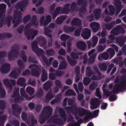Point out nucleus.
Returning a JSON list of instances; mask_svg holds the SVG:
<instances>
[{"mask_svg":"<svg viewBox=\"0 0 126 126\" xmlns=\"http://www.w3.org/2000/svg\"><path fill=\"white\" fill-rule=\"evenodd\" d=\"M11 48L12 49L9 52L8 57L9 60L10 61L15 60L18 56L19 51L16 49L19 50V45L17 44H15Z\"/></svg>","mask_w":126,"mask_h":126,"instance_id":"1","label":"nucleus"},{"mask_svg":"<svg viewBox=\"0 0 126 126\" xmlns=\"http://www.w3.org/2000/svg\"><path fill=\"white\" fill-rule=\"evenodd\" d=\"M29 68L31 69L32 76L37 77L39 76L41 72V70L37 65L31 64L29 66Z\"/></svg>","mask_w":126,"mask_h":126,"instance_id":"2","label":"nucleus"},{"mask_svg":"<svg viewBox=\"0 0 126 126\" xmlns=\"http://www.w3.org/2000/svg\"><path fill=\"white\" fill-rule=\"evenodd\" d=\"M31 46L32 51L36 53L37 56H41L44 53V51L43 50L38 47L37 41H34L33 42Z\"/></svg>","mask_w":126,"mask_h":126,"instance_id":"3","label":"nucleus"},{"mask_svg":"<svg viewBox=\"0 0 126 126\" xmlns=\"http://www.w3.org/2000/svg\"><path fill=\"white\" fill-rule=\"evenodd\" d=\"M38 33V31L32 29H31L28 30L25 32V35L27 38L28 40L31 39L32 40Z\"/></svg>","mask_w":126,"mask_h":126,"instance_id":"4","label":"nucleus"},{"mask_svg":"<svg viewBox=\"0 0 126 126\" xmlns=\"http://www.w3.org/2000/svg\"><path fill=\"white\" fill-rule=\"evenodd\" d=\"M76 112L78 113V115L81 117H83L87 114L88 111L83 108L77 106H74L72 107Z\"/></svg>","mask_w":126,"mask_h":126,"instance_id":"5","label":"nucleus"},{"mask_svg":"<svg viewBox=\"0 0 126 126\" xmlns=\"http://www.w3.org/2000/svg\"><path fill=\"white\" fill-rule=\"evenodd\" d=\"M12 108L13 109V113L14 115L18 118L19 117L22 110L21 108L19 105L15 104L12 105Z\"/></svg>","mask_w":126,"mask_h":126,"instance_id":"6","label":"nucleus"},{"mask_svg":"<svg viewBox=\"0 0 126 126\" xmlns=\"http://www.w3.org/2000/svg\"><path fill=\"white\" fill-rule=\"evenodd\" d=\"M28 0H22L17 3L15 7L17 9H20L21 11L23 12L25 9V8L27 5Z\"/></svg>","mask_w":126,"mask_h":126,"instance_id":"7","label":"nucleus"},{"mask_svg":"<svg viewBox=\"0 0 126 126\" xmlns=\"http://www.w3.org/2000/svg\"><path fill=\"white\" fill-rule=\"evenodd\" d=\"M81 34V36L84 39H88L91 36V30L88 28H86L84 30H83Z\"/></svg>","mask_w":126,"mask_h":126,"instance_id":"8","label":"nucleus"},{"mask_svg":"<svg viewBox=\"0 0 126 126\" xmlns=\"http://www.w3.org/2000/svg\"><path fill=\"white\" fill-rule=\"evenodd\" d=\"M52 122L56 125L59 126L62 125L63 123V121L62 119L59 118H54L53 117H52L50 119H49L47 121V123H50L52 122Z\"/></svg>","mask_w":126,"mask_h":126,"instance_id":"9","label":"nucleus"},{"mask_svg":"<svg viewBox=\"0 0 126 126\" xmlns=\"http://www.w3.org/2000/svg\"><path fill=\"white\" fill-rule=\"evenodd\" d=\"M10 65L7 63L3 64L0 68L1 72L3 74H6L10 70Z\"/></svg>","mask_w":126,"mask_h":126,"instance_id":"10","label":"nucleus"},{"mask_svg":"<svg viewBox=\"0 0 126 126\" xmlns=\"http://www.w3.org/2000/svg\"><path fill=\"white\" fill-rule=\"evenodd\" d=\"M90 26L94 32H96L100 28V26L98 23L94 22L90 24Z\"/></svg>","mask_w":126,"mask_h":126,"instance_id":"11","label":"nucleus"},{"mask_svg":"<svg viewBox=\"0 0 126 126\" xmlns=\"http://www.w3.org/2000/svg\"><path fill=\"white\" fill-rule=\"evenodd\" d=\"M100 101L97 98H95L91 100V102L92 106L91 109L92 110L96 109L97 108L100 104Z\"/></svg>","mask_w":126,"mask_h":126,"instance_id":"12","label":"nucleus"},{"mask_svg":"<svg viewBox=\"0 0 126 126\" xmlns=\"http://www.w3.org/2000/svg\"><path fill=\"white\" fill-rule=\"evenodd\" d=\"M44 113L50 117L52 114V109L50 106H48L44 107Z\"/></svg>","mask_w":126,"mask_h":126,"instance_id":"13","label":"nucleus"},{"mask_svg":"<svg viewBox=\"0 0 126 126\" xmlns=\"http://www.w3.org/2000/svg\"><path fill=\"white\" fill-rule=\"evenodd\" d=\"M126 40V37L124 36L119 37L116 38V42L120 47H122L124 45Z\"/></svg>","mask_w":126,"mask_h":126,"instance_id":"14","label":"nucleus"},{"mask_svg":"<svg viewBox=\"0 0 126 126\" xmlns=\"http://www.w3.org/2000/svg\"><path fill=\"white\" fill-rule=\"evenodd\" d=\"M38 40L40 43L41 46L44 47L45 49L47 48L46 45L47 43V40L46 38L43 36H40L38 38Z\"/></svg>","mask_w":126,"mask_h":126,"instance_id":"15","label":"nucleus"},{"mask_svg":"<svg viewBox=\"0 0 126 126\" xmlns=\"http://www.w3.org/2000/svg\"><path fill=\"white\" fill-rule=\"evenodd\" d=\"M71 24L72 26H80L81 25V20L79 18H75L71 21Z\"/></svg>","mask_w":126,"mask_h":126,"instance_id":"16","label":"nucleus"},{"mask_svg":"<svg viewBox=\"0 0 126 126\" xmlns=\"http://www.w3.org/2000/svg\"><path fill=\"white\" fill-rule=\"evenodd\" d=\"M116 3L115 4V6L116 8V11L115 12L116 15H117L120 11L122 6L121 5V2L120 0H115Z\"/></svg>","mask_w":126,"mask_h":126,"instance_id":"17","label":"nucleus"},{"mask_svg":"<svg viewBox=\"0 0 126 126\" xmlns=\"http://www.w3.org/2000/svg\"><path fill=\"white\" fill-rule=\"evenodd\" d=\"M77 46L79 49L83 50H85L86 48V43L83 41L77 42L76 43Z\"/></svg>","mask_w":126,"mask_h":126,"instance_id":"18","label":"nucleus"},{"mask_svg":"<svg viewBox=\"0 0 126 126\" xmlns=\"http://www.w3.org/2000/svg\"><path fill=\"white\" fill-rule=\"evenodd\" d=\"M121 84H117L115 86L114 88L112 90V92L113 94H118L119 91H124L125 89H123L121 87Z\"/></svg>","mask_w":126,"mask_h":126,"instance_id":"19","label":"nucleus"},{"mask_svg":"<svg viewBox=\"0 0 126 126\" xmlns=\"http://www.w3.org/2000/svg\"><path fill=\"white\" fill-rule=\"evenodd\" d=\"M67 65L65 60L62 61L60 63L58 69L60 70L65 69L66 68Z\"/></svg>","mask_w":126,"mask_h":126,"instance_id":"20","label":"nucleus"},{"mask_svg":"<svg viewBox=\"0 0 126 126\" xmlns=\"http://www.w3.org/2000/svg\"><path fill=\"white\" fill-rule=\"evenodd\" d=\"M111 33L115 35H117L120 34L119 31V26H117L113 28L110 32Z\"/></svg>","mask_w":126,"mask_h":126,"instance_id":"21","label":"nucleus"},{"mask_svg":"<svg viewBox=\"0 0 126 126\" xmlns=\"http://www.w3.org/2000/svg\"><path fill=\"white\" fill-rule=\"evenodd\" d=\"M52 82L50 81H48L44 84L43 88L46 91L48 90L52 85Z\"/></svg>","mask_w":126,"mask_h":126,"instance_id":"22","label":"nucleus"},{"mask_svg":"<svg viewBox=\"0 0 126 126\" xmlns=\"http://www.w3.org/2000/svg\"><path fill=\"white\" fill-rule=\"evenodd\" d=\"M86 75L87 77H91L94 74L93 71L90 66H88L86 67Z\"/></svg>","mask_w":126,"mask_h":126,"instance_id":"23","label":"nucleus"},{"mask_svg":"<svg viewBox=\"0 0 126 126\" xmlns=\"http://www.w3.org/2000/svg\"><path fill=\"white\" fill-rule=\"evenodd\" d=\"M22 13L20 11L15 10L13 15L14 19L20 18L22 19Z\"/></svg>","mask_w":126,"mask_h":126,"instance_id":"24","label":"nucleus"},{"mask_svg":"<svg viewBox=\"0 0 126 126\" xmlns=\"http://www.w3.org/2000/svg\"><path fill=\"white\" fill-rule=\"evenodd\" d=\"M49 118L48 116H45L43 115H41L39 116V122L41 124H43Z\"/></svg>","mask_w":126,"mask_h":126,"instance_id":"25","label":"nucleus"},{"mask_svg":"<svg viewBox=\"0 0 126 126\" xmlns=\"http://www.w3.org/2000/svg\"><path fill=\"white\" fill-rule=\"evenodd\" d=\"M48 79L47 74L45 69H43L42 74L41 75V80L43 82H45Z\"/></svg>","mask_w":126,"mask_h":126,"instance_id":"26","label":"nucleus"},{"mask_svg":"<svg viewBox=\"0 0 126 126\" xmlns=\"http://www.w3.org/2000/svg\"><path fill=\"white\" fill-rule=\"evenodd\" d=\"M59 112L60 116L63 118L65 121L66 120V116L63 109L62 108H60L59 109Z\"/></svg>","mask_w":126,"mask_h":126,"instance_id":"27","label":"nucleus"},{"mask_svg":"<svg viewBox=\"0 0 126 126\" xmlns=\"http://www.w3.org/2000/svg\"><path fill=\"white\" fill-rule=\"evenodd\" d=\"M66 18V16H60L58 17L56 20V23L57 24H61Z\"/></svg>","mask_w":126,"mask_h":126,"instance_id":"28","label":"nucleus"},{"mask_svg":"<svg viewBox=\"0 0 126 126\" xmlns=\"http://www.w3.org/2000/svg\"><path fill=\"white\" fill-rule=\"evenodd\" d=\"M82 52H78L75 53L74 52H72L71 53V57L74 59H77L79 58V56L82 55Z\"/></svg>","mask_w":126,"mask_h":126,"instance_id":"29","label":"nucleus"},{"mask_svg":"<svg viewBox=\"0 0 126 126\" xmlns=\"http://www.w3.org/2000/svg\"><path fill=\"white\" fill-rule=\"evenodd\" d=\"M116 24L115 21H113L108 24L106 23L105 24V26L106 29L108 30H110L113 27L114 25Z\"/></svg>","mask_w":126,"mask_h":126,"instance_id":"30","label":"nucleus"},{"mask_svg":"<svg viewBox=\"0 0 126 126\" xmlns=\"http://www.w3.org/2000/svg\"><path fill=\"white\" fill-rule=\"evenodd\" d=\"M3 83L6 87L9 88L11 90L12 89V87L8 79H6L3 81Z\"/></svg>","mask_w":126,"mask_h":126,"instance_id":"31","label":"nucleus"},{"mask_svg":"<svg viewBox=\"0 0 126 126\" xmlns=\"http://www.w3.org/2000/svg\"><path fill=\"white\" fill-rule=\"evenodd\" d=\"M54 96L51 91H49L45 96L46 99L48 101H49L52 99Z\"/></svg>","mask_w":126,"mask_h":126,"instance_id":"32","label":"nucleus"},{"mask_svg":"<svg viewBox=\"0 0 126 126\" xmlns=\"http://www.w3.org/2000/svg\"><path fill=\"white\" fill-rule=\"evenodd\" d=\"M26 80L24 78L20 77L18 79L17 84L18 85H20L21 86H23Z\"/></svg>","mask_w":126,"mask_h":126,"instance_id":"33","label":"nucleus"},{"mask_svg":"<svg viewBox=\"0 0 126 126\" xmlns=\"http://www.w3.org/2000/svg\"><path fill=\"white\" fill-rule=\"evenodd\" d=\"M98 82L97 81H93L90 85L89 88L91 90H94L97 87Z\"/></svg>","mask_w":126,"mask_h":126,"instance_id":"34","label":"nucleus"},{"mask_svg":"<svg viewBox=\"0 0 126 126\" xmlns=\"http://www.w3.org/2000/svg\"><path fill=\"white\" fill-rule=\"evenodd\" d=\"M19 88L18 87H15L14 88L13 94L12 96V98H15L16 96H20L19 94Z\"/></svg>","mask_w":126,"mask_h":126,"instance_id":"35","label":"nucleus"},{"mask_svg":"<svg viewBox=\"0 0 126 126\" xmlns=\"http://www.w3.org/2000/svg\"><path fill=\"white\" fill-rule=\"evenodd\" d=\"M52 32V31L48 28V27L45 28L44 31L45 34L50 38L52 37V35L51 34H50V33Z\"/></svg>","mask_w":126,"mask_h":126,"instance_id":"36","label":"nucleus"},{"mask_svg":"<svg viewBox=\"0 0 126 126\" xmlns=\"http://www.w3.org/2000/svg\"><path fill=\"white\" fill-rule=\"evenodd\" d=\"M37 20V17L36 16L34 15L33 16L31 21V24L32 25L34 26L35 27H37L38 25V23H36Z\"/></svg>","mask_w":126,"mask_h":126,"instance_id":"37","label":"nucleus"},{"mask_svg":"<svg viewBox=\"0 0 126 126\" xmlns=\"http://www.w3.org/2000/svg\"><path fill=\"white\" fill-rule=\"evenodd\" d=\"M98 67L100 70L102 71H106L107 68L106 64L104 63L99 64Z\"/></svg>","mask_w":126,"mask_h":126,"instance_id":"38","label":"nucleus"},{"mask_svg":"<svg viewBox=\"0 0 126 126\" xmlns=\"http://www.w3.org/2000/svg\"><path fill=\"white\" fill-rule=\"evenodd\" d=\"M28 61L29 63L35 64H37L38 63V61L36 60L35 57L32 56H30L29 57L28 59Z\"/></svg>","mask_w":126,"mask_h":126,"instance_id":"39","label":"nucleus"},{"mask_svg":"<svg viewBox=\"0 0 126 126\" xmlns=\"http://www.w3.org/2000/svg\"><path fill=\"white\" fill-rule=\"evenodd\" d=\"M67 59L69 63L72 66H74L77 64V62L76 61L72 60L68 55L67 56Z\"/></svg>","mask_w":126,"mask_h":126,"instance_id":"40","label":"nucleus"},{"mask_svg":"<svg viewBox=\"0 0 126 126\" xmlns=\"http://www.w3.org/2000/svg\"><path fill=\"white\" fill-rule=\"evenodd\" d=\"M10 76L15 79H16L19 76L18 74L14 70L11 72L9 75Z\"/></svg>","mask_w":126,"mask_h":126,"instance_id":"41","label":"nucleus"},{"mask_svg":"<svg viewBox=\"0 0 126 126\" xmlns=\"http://www.w3.org/2000/svg\"><path fill=\"white\" fill-rule=\"evenodd\" d=\"M14 98V101L15 103H20L22 101L24 100V99L22 97H21L20 96H16Z\"/></svg>","mask_w":126,"mask_h":126,"instance_id":"42","label":"nucleus"},{"mask_svg":"<svg viewBox=\"0 0 126 126\" xmlns=\"http://www.w3.org/2000/svg\"><path fill=\"white\" fill-rule=\"evenodd\" d=\"M26 91L30 95H33L34 92V89L31 87H28L26 89Z\"/></svg>","mask_w":126,"mask_h":126,"instance_id":"43","label":"nucleus"},{"mask_svg":"<svg viewBox=\"0 0 126 126\" xmlns=\"http://www.w3.org/2000/svg\"><path fill=\"white\" fill-rule=\"evenodd\" d=\"M94 12H95L94 16L95 18L97 19H99L100 17V14L101 12V9L98 8L95 10Z\"/></svg>","mask_w":126,"mask_h":126,"instance_id":"44","label":"nucleus"},{"mask_svg":"<svg viewBox=\"0 0 126 126\" xmlns=\"http://www.w3.org/2000/svg\"><path fill=\"white\" fill-rule=\"evenodd\" d=\"M43 94V90L41 88H40L35 95L37 96L38 97L40 98L42 97Z\"/></svg>","mask_w":126,"mask_h":126,"instance_id":"45","label":"nucleus"},{"mask_svg":"<svg viewBox=\"0 0 126 126\" xmlns=\"http://www.w3.org/2000/svg\"><path fill=\"white\" fill-rule=\"evenodd\" d=\"M20 56L24 62H26L27 58L25 54L24 51L23 50L21 51Z\"/></svg>","mask_w":126,"mask_h":126,"instance_id":"46","label":"nucleus"},{"mask_svg":"<svg viewBox=\"0 0 126 126\" xmlns=\"http://www.w3.org/2000/svg\"><path fill=\"white\" fill-rule=\"evenodd\" d=\"M65 94L66 95L67 94L69 96H75L76 95L75 93L73 90L71 89H69L67 90L65 93Z\"/></svg>","mask_w":126,"mask_h":126,"instance_id":"47","label":"nucleus"},{"mask_svg":"<svg viewBox=\"0 0 126 126\" xmlns=\"http://www.w3.org/2000/svg\"><path fill=\"white\" fill-rule=\"evenodd\" d=\"M83 121L88 120L89 118H93V114L90 112L88 111L87 114L85 115Z\"/></svg>","mask_w":126,"mask_h":126,"instance_id":"48","label":"nucleus"},{"mask_svg":"<svg viewBox=\"0 0 126 126\" xmlns=\"http://www.w3.org/2000/svg\"><path fill=\"white\" fill-rule=\"evenodd\" d=\"M91 80L89 78L86 77L84 78L83 80V82L85 86H87L89 84Z\"/></svg>","mask_w":126,"mask_h":126,"instance_id":"49","label":"nucleus"},{"mask_svg":"<svg viewBox=\"0 0 126 126\" xmlns=\"http://www.w3.org/2000/svg\"><path fill=\"white\" fill-rule=\"evenodd\" d=\"M17 19L16 20H15L14 18V19L12 20V23L14 24L13 25V27H17L18 24L20 23L21 20V19L20 18H17Z\"/></svg>","mask_w":126,"mask_h":126,"instance_id":"50","label":"nucleus"},{"mask_svg":"<svg viewBox=\"0 0 126 126\" xmlns=\"http://www.w3.org/2000/svg\"><path fill=\"white\" fill-rule=\"evenodd\" d=\"M108 8L110 10V15H113L115 12V9L114 6L112 5H111L109 6Z\"/></svg>","mask_w":126,"mask_h":126,"instance_id":"51","label":"nucleus"},{"mask_svg":"<svg viewBox=\"0 0 126 126\" xmlns=\"http://www.w3.org/2000/svg\"><path fill=\"white\" fill-rule=\"evenodd\" d=\"M17 64L19 67L21 69H24L25 68L24 63L21 60H19L17 62Z\"/></svg>","mask_w":126,"mask_h":126,"instance_id":"52","label":"nucleus"},{"mask_svg":"<svg viewBox=\"0 0 126 126\" xmlns=\"http://www.w3.org/2000/svg\"><path fill=\"white\" fill-rule=\"evenodd\" d=\"M13 19V17L12 16L10 15L7 16L6 17V20L7 22V26L9 27L11 25V21Z\"/></svg>","mask_w":126,"mask_h":126,"instance_id":"53","label":"nucleus"},{"mask_svg":"<svg viewBox=\"0 0 126 126\" xmlns=\"http://www.w3.org/2000/svg\"><path fill=\"white\" fill-rule=\"evenodd\" d=\"M96 56V55L95 54H93L89 59L88 62L89 63L92 64L94 62V59Z\"/></svg>","mask_w":126,"mask_h":126,"instance_id":"54","label":"nucleus"},{"mask_svg":"<svg viewBox=\"0 0 126 126\" xmlns=\"http://www.w3.org/2000/svg\"><path fill=\"white\" fill-rule=\"evenodd\" d=\"M82 7L83 8H80L79 10V15L80 16V13L84 14L87 12V9L86 8V5H82Z\"/></svg>","mask_w":126,"mask_h":126,"instance_id":"55","label":"nucleus"},{"mask_svg":"<svg viewBox=\"0 0 126 126\" xmlns=\"http://www.w3.org/2000/svg\"><path fill=\"white\" fill-rule=\"evenodd\" d=\"M6 5L5 4L2 3L0 4V14L1 12H5Z\"/></svg>","mask_w":126,"mask_h":126,"instance_id":"56","label":"nucleus"},{"mask_svg":"<svg viewBox=\"0 0 126 126\" xmlns=\"http://www.w3.org/2000/svg\"><path fill=\"white\" fill-rule=\"evenodd\" d=\"M87 0H78L77 2V3L79 6H80L81 4L86 5L87 3Z\"/></svg>","mask_w":126,"mask_h":126,"instance_id":"57","label":"nucleus"},{"mask_svg":"<svg viewBox=\"0 0 126 126\" xmlns=\"http://www.w3.org/2000/svg\"><path fill=\"white\" fill-rule=\"evenodd\" d=\"M93 47H94L96 45L98 41V38L96 36H94L92 39Z\"/></svg>","mask_w":126,"mask_h":126,"instance_id":"58","label":"nucleus"},{"mask_svg":"<svg viewBox=\"0 0 126 126\" xmlns=\"http://www.w3.org/2000/svg\"><path fill=\"white\" fill-rule=\"evenodd\" d=\"M70 37V36L69 35L65 34H63L61 36L60 38L63 41H66Z\"/></svg>","mask_w":126,"mask_h":126,"instance_id":"59","label":"nucleus"},{"mask_svg":"<svg viewBox=\"0 0 126 126\" xmlns=\"http://www.w3.org/2000/svg\"><path fill=\"white\" fill-rule=\"evenodd\" d=\"M109 55L107 52L103 53L101 55V57L103 59L106 60L109 58Z\"/></svg>","mask_w":126,"mask_h":126,"instance_id":"60","label":"nucleus"},{"mask_svg":"<svg viewBox=\"0 0 126 126\" xmlns=\"http://www.w3.org/2000/svg\"><path fill=\"white\" fill-rule=\"evenodd\" d=\"M55 83L56 85V87H58L60 89H62L63 87L61 82L58 80H56L55 81Z\"/></svg>","mask_w":126,"mask_h":126,"instance_id":"61","label":"nucleus"},{"mask_svg":"<svg viewBox=\"0 0 126 126\" xmlns=\"http://www.w3.org/2000/svg\"><path fill=\"white\" fill-rule=\"evenodd\" d=\"M56 76L58 77L62 76L64 74V72L63 71L57 70L55 73Z\"/></svg>","mask_w":126,"mask_h":126,"instance_id":"62","label":"nucleus"},{"mask_svg":"<svg viewBox=\"0 0 126 126\" xmlns=\"http://www.w3.org/2000/svg\"><path fill=\"white\" fill-rule=\"evenodd\" d=\"M117 95H116L112 94L110 95L109 98V100L111 102L115 101L117 99Z\"/></svg>","mask_w":126,"mask_h":126,"instance_id":"63","label":"nucleus"},{"mask_svg":"<svg viewBox=\"0 0 126 126\" xmlns=\"http://www.w3.org/2000/svg\"><path fill=\"white\" fill-rule=\"evenodd\" d=\"M78 88L80 92H82L83 90L84 86L81 82H79L78 85Z\"/></svg>","mask_w":126,"mask_h":126,"instance_id":"64","label":"nucleus"}]
</instances>
